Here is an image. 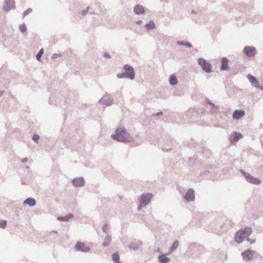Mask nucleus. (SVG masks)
Returning a JSON list of instances; mask_svg holds the SVG:
<instances>
[{
	"instance_id": "obj_1",
	"label": "nucleus",
	"mask_w": 263,
	"mask_h": 263,
	"mask_svg": "<svg viewBox=\"0 0 263 263\" xmlns=\"http://www.w3.org/2000/svg\"><path fill=\"white\" fill-rule=\"evenodd\" d=\"M111 137L112 139L121 142L128 141L129 138L128 134L121 127L117 129L116 133L112 135Z\"/></svg>"
},
{
	"instance_id": "obj_2",
	"label": "nucleus",
	"mask_w": 263,
	"mask_h": 263,
	"mask_svg": "<svg viewBox=\"0 0 263 263\" xmlns=\"http://www.w3.org/2000/svg\"><path fill=\"white\" fill-rule=\"evenodd\" d=\"M252 233V229L250 227H246L237 231L235 235V239L237 243H241L243 238L248 237Z\"/></svg>"
},
{
	"instance_id": "obj_3",
	"label": "nucleus",
	"mask_w": 263,
	"mask_h": 263,
	"mask_svg": "<svg viewBox=\"0 0 263 263\" xmlns=\"http://www.w3.org/2000/svg\"><path fill=\"white\" fill-rule=\"evenodd\" d=\"M198 63L201 66L202 69L207 72L211 71L212 66L211 65L203 59H199Z\"/></svg>"
},
{
	"instance_id": "obj_4",
	"label": "nucleus",
	"mask_w": 263,
	"mask_h": 263,
	"mask_svg": "<svg viewBox=\"0 0 263 263\" xmlns=\"http://www.w3.org/2000/svg\"><path fill=\"white\" fill-rule=\"evenodd\" d=\"M241 173L243 176L246 178V180L253 184H259L260 183V181L259 179L256 178H254L250 175L248 173L245 172V171H241Z\"/></svg>"
},
{
	"instance_id": "obj_5",
	"label": "nucleus",
	"mask_w": 263,
	"mask_h": 263,
	"mask_svg": "<svg viewBox=\"0 0 263 263\" xmlns=\"http://www.w3.org/2000/svg\"><path fill=\"white\" fill-rule=\"evenodd\" d=\"M243 52L248 57H253L256 53L255 48L252 46H246L243 49Z\"/></svg>"
},
{
	"instance_id": "obj_6",
	"label": "nucleus",
	"mask_w": 263,
	"mask_h": 263,
	"mask_svg": "<svg viewBox=\"0 0 263 263\" xmlns=\"http://www.w3.org/2000/svg\"><path fill=\"white\" fill-rule=\"evenodd\" d=\"M124 69L127 74V77L130 79H134L135 77V73L133 68L127 65L124 66Z\"/></svg>"
},
{
	"instance_id": "obj_7",
	"label": "nucleus",
	"mask_w": 263,
	"mask_h": 263,
	"mask_svg": "<svg viewBox=\"0 0 263 263\" xmlns=\"http://www.w3.org/2000/svg\"><path fill=\"white\" fill-rule=\"evenodd\" d=\"M75 248L78 251H83L84 252H88L89 248L86 246L84 243L82 242H78L76 245Z\"/></svg>"
},
{
	"instance_id": "obj_8",
	"label": "nucleus",
	"mask_w": 263,
	"mask_h": 263,
	"mask_svg": "<svg viewBox=\"0 0 263 263\" xmlns=\"http://www.w3.org/2000/svg\"><path fill=\"white\" fill-rule=\"evenodd\" d=\"M152 198V195L151 194H143L141 198V204L146 205L149 203L151 199Z\"/></svg>"
},
{
	"instance_id": "obj_9",
	"label": "nucleus",
	"mask_w": 263,
	"mask_h": 263,
	"mask_svg": "<svg viewBox=\"0 0 263 263\" xmlns=\"http://www.w3.org/2000/svg\"><path fill=\"white\" fill-rule=\"evenodd\" d=\"M253 255V252L250 250H247L242 253L243 259L247 261L251 260L252 258Z\"/></svg>"
},
{
	"instance_id": "obj_10",
	"label": "nucleus",
	"mask_w": 263,
	"mask_h": 263,
	"mask_svg": "<svg viewBox=\"0 0 263 263\" xmlns=\"http://www.w3.org/2000/svg\"><path fill=\"white\" fill-rule=\"evenodd\" d=\"M184 198L187 201H193L195 198L194 191L192 189L189 190L186 193Z\"/></svg>"
},
{
	"instance_id": "obj_11",
	"label": "nucleus",
	"mask_w": 263,
	"mask_h": 263,
	"mask_svg": "<svg viewBox=\"0 0 263 263\" xmlns=\"http://www.w3.org/2000/svg\"><path fill=\"white\" fill-rule=\"evenodd\" d=\"M248 78L253 86H254L257 88H260L259 83L255 77H254V76H253L251 74H248Z\"/></svg>"
},
{
	"instance_id": "obj_12",
	"label": "nucleus",
	"mask_w": 263,
	"mask_h": 263,
	"mask_svg": "<svg viewBox=\"0 0 263 263\" xmlns=\"http://www.w3.org/2000/svg\"><path fill=\"white\" fill-rule=\"evenodd\" d=\"M14 7V0H6L5 5L4 6V9L5 11H8Z\"/></svg>"
},
{
	"instance_id": "obj_13",
	"label": "nucleus",
	"mask_w": 263,
	"mask_h": 263,
	"mask_svg": "<svg viewBox=\"0 0 263 263\" xmlns=\"http://www.w3.org/2000/svg\"><path fill=\"white\" fill-rule=\"evenodd\" d=\"M72 183L75 186H81L84 184V180L83 178H78L74 179Z\"/></svg>"
},
{
	"instance_id": "obj_14",
	"label": "nucleus",
	"mask_w": 263,
	"mask_h": 263,
	"mask_svg": "<svg viewBox=\"0 0 263 263\" xmlns=\"http://www.w3.org/2000/svg\"><path fill=\"white\" fill-rule=\"evenodd\" d=\"M243 110H236L233 115V118L234 119H239L245 115Z\"/></svg>"
},
{
	"instance_id": "obj_15",
	"label": "nucleus",
	"mask_w": 263,
	"mask_h": 263,
	"mask_svg": "<svg viewBox=\"0 0 263 263\" xmlns=\"http://www.w3.org/2000/svg\"><path fill=\"white\" fill-rule=\"evenodd\" d=\"M24 204L30 206H33L35 204L36 201L34 199L29 198L24 201Z\"/></svg>"
},
{
	"instance_id": "obj_16",
	"label": "nucleus",
	"mask_w": 263,
	"mask_h": 263,
	"mask_svg": "<svg viewBox=\"0 0 263 263\" xmlns=\"http://www.w3.org/2000/svg\"><path fill=\"white\" fill-rule=\"evenodd\" d=\"M229 69L228 66V60L226 58H223L222 59V65L221 67V70H228Z\"/></svg>"
},
{
	"instance_id": "obj_17",
	"label": "nucleus",
	"mask_w": 263,
	"mask_h": 263,
	"mask_svg": "<svg viewBox=\"0 0 263 263\" xmlns=\"http://www.w3.org/2000/svg\"><path fill=\"white\" fill-rule=\"evenodd\" d=\"M134 12L136 14H142L144 12V8L140 5H137L134 8Z\"/></svg>"
},
{
	"instance_id": "obj_18",
	"label": "nucleus",
	"mask_w": 263,
	"mask_h": 263,
	"mask_svg": "<svg viewBox=\"0 0 263 263\" xmlns=\"http://www.w3.org/2000/svg\"><path fill=\"white\" fill-rule=\"evenodd\" d=\"M159 260L161 263H167L170 261V259L165 255H160L159 257Z\"/></svg>"
},
{
	"instance_id": "obj_19",
	"label": "nucleus",
	"mask_w": 263,
	"mask_h": 263,
	"mask_svg": "<svg viewBox=\"0 0 263 263\" xmlns=\"http://www.w3.org/2000/svg\"><path fill=\"white\" fill-rule=\"evenodd\" d=\"M72 217H73L72 214H69L66 216L59 217L58 218V219L60 221H67L70 219L72 218Z\"/></svg>"
},
{
	"instance_id": "obj_20",
	"label": "nucleus",
	"mask_w": 263,
	"mask_h": 263,
	"mask_svg": "<svg viewBox=\"0 0 263 263\" xmlns=\"http://www.w3.org/2000/svg\"><path fill=\"white\" fill-rule=\"evenodd\" d=\"M242 137L241 134L238 133H235L232 136V138H233V141H236Z\"/></svg>"
},
{
	"instance_id": "obj_21",
	"label": "nucleus",
	"mask_w": 263,
	"mask_h": 263,
	"mask_svg": "<svg viewBox=\"0 0 263 263\" xmlns=\"http://www.w3.org/2000/svg\"><path fill=\"white\" fill-rule=\"evenodd\" d=\"M112 258L114 262L116 263H120L119 255L118 253H114L112 255Z\"/></svg>"
},
{
	"instance_id": "obj_22",
	"label": "nucleus",
	"mask_w": 263,
	"mask_h": 263,
	"mask_svg": "<svg viewBox=\"0 0 263 263\" xmlns=\"http://www.w3.org/2000/svg\"><path fill=\"white\" fill-rule=\"evenodd\" d=\"M177 79L174 76H171L170 79V83L171 85H175L177 83Z\"/></svg>"
},
{
	"instance_id": "obj_23",
	"label": "nucleus",
	"mask_w": 263,
	"mask_h": 263,
	"mask_svg": "<svg viewBox=\"0 0 263 263\" xmlns=\"http://www.w3.org/2000/svg\"><path fill=\"white\" fill-rule=\"evenodd\" d=\"M146 28L148 29H153L155 27V23L153 21H150L145 26Z\"/></svg>"
},
{
	"instance_id": "obj_24",
	"label": "nucleus",
	"mask_w": 263,
	"mask_h": 263,
	"mask_svg": "<svg viewBox=\"0 0 263 263\" xmlns=\"http://www.w3.org/2000/svg\"><path fill=\"white\" fill-rule=\"evenodd\" d=\"M43 52H44V50L43 49H41L40 51L39 52V53H37V54L36 55V59L40 61H41V57L42 56L43 54Z\"/></svg>"
},
{
	"instance_id": "obj_25",
	"label": "nucleus",
	"mask_w": 263,
	"mask_h": 263,
	"mask_svg": "<svg viewBox=\"0 0 263 263\" xmlns=\"http://www.w3.org/2000/svg\"><path fill=\"white\" fill-rule=\"evenodd\" d=\"M20 30L22 32H25L27 30L26 26L25 24H23L20 25Z\"/></svg>"
},
{
	"instance_id": "obj_26",
	"label": "nucleus",
	"mask_w": 263,
	"mask_h": 263,
	"mask_svg": "<svg viewBox=\"0 0 263 263\" xmlns=\"http://www.w3.org/2000/svg\"><path fill=\"white\" fill-rule=\"evenodd\" d=\"M178 246V242L177 241H175L173 243L172 247L171 248V251H174Z\"/></svg>"
},
{
	"instance_id": "obj_27",
	"label": "nucleus",
	"mask_w": 263,
	"mask_h": 263,
	"mask_svg": "<svg viewBox=\"0 0 263 263\" xmlns=\"http://www.w3.org/2000/svg\"><path fill=\"white\" fill-rule=\"evenodd\" d=\"M7 225V221L6 220H2L0 222V227L1 228H5Z\"/></svg>"
},
{
	"instance_id": "obj_28",
	"label": "nucleus",
	"mask_w": 263,
	"mask_h": 263,
	"mask_svg": "<svg viewBox=\"0 0 263 263\" xmlns=\"http://www.w3.org/2000/svg\"><path fill=\"white\" fill-rule=\"evenodd\" d=\"M117 77L119 78H123L127 77V74H126V72H125V73H118L117 74Z\"/></svg>"
},
{
	"instance_id": "obj_29",
	"label": "nucleus",
	"mask_w": 263,
	"mask_h": 263,
	"mask_svg": "<svg viewBox=\"0 0 263 263\" xmlns=\"http://www.w3.org/2000/svg\"><path fill=\"white\" fill-rule=\"evenodd\" d=\"M39 136L36 135V134H34L33 136V137H32V139L35 141V142H37V140H39Z\"/></svg>"
},
{
	"instance_id": "obj_30",
	"label": "nucleus",
	"mask_w": 263,
	"mask_h": 263,
	"mask_svg": "<svg viewBox=\"0 0 263 263\" xmlns=\"http://www.w3.org/2000/svg\"><path fill=\"white\" fill-rule=\"evenodd\" d=\"M30 11H31V10H30V9L27 10V11H26L24 12V15H27L28 13H29V12H30Z\"/></svg>"
},
{
	"instance_id": "obj_31",
	"label": "nucleus",
	"mask_w": 263,
	"mask_h": 263,
	"mask_svg": "<svg viewBox=\"0 0 263 263\" xmlns=\"http://www.w3.org/2000/svg\"><path fill=\"white\" fill-rule=\"evenodd\" d=\"M26 161H27V158H24V159H23L22 160V162H26Z\"/></svg>"
},
{
	"instance_id": "obj_32",
	"label": "nucleus",
	"mask_w": 263,
	"mask_h": 263,
	"mask_svg": "<svg viewBox=\"0 0 263 263\" xmlns=\"http://www.w3.org/2000/svg\"><path fill=\"white\" fill-rule=\"evenodd\" d=\"M185 45L187 47H191V45L190 43L186 44Z\"/></svg>"
},
{
	"instance_id": "obj_33",
	"label": "nucleus",
	"mask_w": 263,
	"mask_h": 263,
	"mask_svg": "<svg viewBox=\"0 0 263 263\" xmlns=\"http://www.w3.org/2000/svg\"><path fill=\"white\" fill-rule=\"evenodd\" d=\"M107 240H108V243L109 241H111V238H110V237H108V238H107Z\"/></svg>"
},
{
	"instance_id": "obj_34",
	"label": "nucleus",
	"mask_w": 263,
	"mask_h": 263,
	"mask_svg": "<svg viewBox=\"0 0 263 263\" xmlns=\"http://www.w3.org/2000/svg\"><path fill=\"white\" fill-rule=\"evenodd\" d=\"M141 208H142V205H139L138 207V210H140L141 209Z\"/></svg>"
},
{
	"instance_id": "obj_35",
	"label": "nucleus",
	"mask_w": 263,
	"mask_h": 263,
	"mask_svg": "<svg viewBox=\"0 0 263 263\" xmlns=\"http://www.w3.org/2000/svg\"><path fill=\"white\" fill-rule=\"evenodd\" d=\"M141 22H141V21H138L137 23H138V24H140V23H141Z\"/></svg>"
},
{
	"instance_id": "obj_36",
	"label": "nucleus",
	"mask_w": 263,
	"mask_h": 263,
	"mask_svg": "<svg viewBox=\"0 0 263 263\" xmlns=\"http://www.w3.org/2000/svg\"><path fill=\"white\" fill-rule=\"evenodd\" d=\"M260 88H261L262 90H263V87H261H261H260Z\"/></svg>"
},
{
	"instance_id": "obj_37",
	"label": "nucleus",
	"mask_w": 263,
	"mask_h": 263,
	"mask_svg": "<svg viewBox=\"0 0 263 263\" xmlns=\"http://www.w3.org/2000/svg\"><path fill=\"white\" fill-rule=\"evenodd\" d=\"M2 94V93L0 92V95Z\"/></svg>"
}]
</instances>
